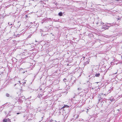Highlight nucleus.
I'll list each match as a JSON object with an SVG mask.
<instances>
[{
    "label": "nucleus",
    "instance_id": "nucleus-25",
    "mask_svg": "<svg viewBox=\"0 0 122 122\" xmlns=\"http://www.w3.org/2000/svg\"><path fill=\"white\" fill-rule=\"evenodd\" d=\"M75 94V96H76L77 95L76 94Z\"/></svg>",
    "mask_w": 122,
    "mask_h": 122
},
{
    "label": "nucleus",
    "instance_id": "nucleus-33",
    "mask_svg": "<svg viewBox=\"0 0 122 122\" xmlns=\"http://www.w3.org/2000/svg\"><path fill=\"white\" fill-rule=\"evenodd\" d=\"M115 74H116V73Z\"/></svg>",
    "mask_w": 122,
    "mask_h": 122
},
{
    "label": "nucleus",
    "instance_id": "nucleus-14",
    "mask_svg": "<svg viewBox=\"0 0 122 122\" xmlns=\"http://www.w3.org/2000/svg\"><path fill=\"white\" fill-rule=\"evenodd\" d=\"M6 96L7 97H9L10 96V94L8 93H7L6 94Z\"/></svg>",
    "mask_w": 122,
    "mask_h": 122
},
{
    "label": "nucleus",
    "instance_id": "nucleus-2",
    "mask_svg": "<svg viewBox=\"0 0 122 122\" xmlns=\"http://www.w3.org/2000/svg\"><path fill=\"white\" fill-rule=\"evenodd\" d=\"M44 31H42V32H41V36H44V37H45V36L46 37V35H48V34L47 33H45L44 34Z\"/></svg>",
    "mask_w": 122,
    "mask_h": 122
},
{
    "label": "nucleus",
    "instance_id": "nucleus-26",
    "mask_svg": "<svg viewBox=\"0 0 122 122\" xmlns=\"http://www.w3.org/2000/svg\"><path fill=\"white\" fill-rule=\"evenodd\" d=\"M101 23H100V25H101Z\"/></svg>",
    "mask_w": 122,
    "mask_h": 122
},
{
    "label": "nucleus",
    "instance_id": "nucleus-32",
    "mask_svg": "<svg viewBox=\"0 0 122 122\" xmlns=\"http://www.w3.org/2000/svg\"><path fill=\"white\" fill-rule=\"evenodd\" d=\"M25 73V72H23V73Z\"/></svg>",
    "mask_w": 122,
    "mask_h": 122
},
{
    "label": "nucleus",
    "instance_id": "nucleus-15",
    "mask_svg": "<svg viewBox=\"0 0 122 122\" xmlns=\"http://www.w3.org/2000/svg\"><path fill=\"white\" fill-rule=\"evenodd\" d=\"M20 98H22V99L23 100L25 99V97L24 96H22L21 97H20Z\"/></svg>",
    "mask_w": 122,
    "mask_h": 122
},
{
    "label": "nucleus",
    "instance_id": "nucleus-29",
    "mask_svg": "<svg viewBox=\"0 0 122 122\" xmlns=\"http://www.w3.org/2000/svg\"><path fill=\"white\" fill-rule=\"evenodd\" d=\"M52 35L53 36L54 35L53 34H52Z\"/></svg>",
    "mask_w": 122,
    "mask_h": 122
},
{
    "label": "nucleus",
    "instance_id": "nucleus-11",
    "mask_svg": "<svg viewBox=\"0 0 122 122\" xmlns=\"http://www.w3.org/2000/svg\"><path fill=\"white\" fill-rule=\"evenodd\" d=\"M100 73H96L95 75V76L96 77H99L100 76Z\"/></svg>",
    "mask_w": 122,
    "mask_h": 122
},
{
    "label": "nucleus",
    "instance_id": "nucleus-17",
    "mask_svg": "<svg viewBox=\"0 0 122 122\" xmlns=\"http://www.w3.org/2000/svg\"><path fill=\"white\" fill-rule=\"evenodd\" d=\"M117 1H120V2H122V0H115Z\"/></svg>",
    "mask_w": 122,
    "mask_h": 122
},
{
    "label": "nucleus",
    "instance_id": "nucleus-24",
    "mask_svg": "<svg viewBox=\"0 0 122 122\" xmlns=\"http://www.w3.org/2000/svg\"><path fill=\"white\" fill-rule=\"evenodd\" d=\"M18 84L19 83H20V81H18Z\"/></svg>",
    "mask_w": 122,
    "mask_h": 122
},
{
    "label": "nucleus",
    "instance_id": "nucleus-1",
    "mask_svg": "<svg viewBox=\"0 0 122 122\" xmlns=\"http://www.w3.org/2000/svg\"><path fill=\"white\" fill-rule=\"evenodd\" d=\"M59 110L60 114H63L64 113V112H65V110L64 109V108L63 107L61 108H59Z\"/></svg>",
    "mask_w": 122,
    "mask_h": 122
},
{
    "label": "nucleus",
    "instance_id": "nucleus-12",
    "mask_svg": "<svg viewBox=\"0 0 122 122\" xmlns=\"http://www.w3.org/2000/svg\"><path fill=\"white\" fill-rule=\"evenodd\" d=\"M58 15L60 16H62L63 15L62 13L61 12H59L58 13Z\"/></svg>",
    "mask_w": 122,
    "mask_h": 122
},
{
    "label": "nucleus",
    "instance_id": "nucleus-4",
    "mask_svg": "<svg viewBox=\"0 0 122 122\" xmlns=\"http://www.w3.org/2000/svg\"><path fill=\"white\" fill-rule=\"evenodd\" d=\"M110 24H108V25H105L106 26L104 28L105 29H108V28L109 27H110V26H110L109 25H110Z\"/></svg>",
    "mask_w": 122,
    "mask_h": 122
},
{
    "label": "nucleus",
    "instance_id": "nucleus-18",
    "mask_svg": "<svg viewBox=\"0 0 122 122\" xmlns=\"http://www.w3.org/2000/svg\"><path fill=\"white\" fill-rule=\"evenodd\" d=\"M54 121H53V120H51L50 121H49V122H54Z\"/></svg>",
    "mask_w": 122,
    "mask_h": 122
},
{
    "label": "nucleus",
    "instance_id": "nucleus-3",
    "mask_svg": "<svg viewBox=\"0 0 122 122\" xmlns=\"http://www.w3.org/2000/svg\"><path fill=\"white\" fill-rule=\"evenodd\" d=\"M3 122H10V119L8 118L7 119H4L3 120Z\"/></svg>",
    "mask_w": 122,
    "mask_h": 122
},
{
    "label": "nucleus",
    "instance_id": "nucleus-34",
    "mask_svg": "<svg viewBox=\"0 0 122 122\" xmlns=\"http://www.w3.org/2000/svg\"><path fill=\"white\" fill-rule=\"evenodd\" d=\"M43 117H42V118H43Z\"/></svg>",
    "mask_w": 122,
    "mask_h": 122
},
{
    "label": "nucleus",
    "instance_id": "nucleus-16",
    "mask_svg": "<svg viewBox=\"0 0 122 122\" xmlns=\"http://www.w3.org/2000/svg\"><path fill=\"white\" fill-rule=\"evenodd\" d=\"M63 81L65 82H66V81H67V80H66V79H65V78H64L63 79Z\"/></svg>",
    "mask_w": 122,
    "mask_h": 122
},
{
    "label": "nucleus",
    "instance_id": "nucleus-31",
    "mask_svg": "<svg viewBox=\"0 0 122 122\" xmlns=\"http://www.w3.org/2000/svg\"><path fill=\"white\" fill-rule=\"evenodd\" d=\"M19 114V113H17V114Z\"/></svg>",
    "mask_w": 122,
    "mask_h": 122
},
{
    "label": "nucleus",
    "instance_id": "nucleus-23",
    "mask_svg": "<svg viewBox=\"0 0 122 122\" xmlns=\"http://www.w3.org/2000/svg\"><path fill=\"white\" fill-rule=\"evenodd\" d=\"M98 23H98V22H97V23H96V24H97V25L98 24Z\"/></svg>",
    "mask_w": 122,
    "mask_h": 122
},
{
    "label": "nucleus",
    "instance_id": "nucleus-6",
    "mask_svg": "<svg viewBox=\"0 0 122 122\" xmlns=\"http://www.w3.org/2000/svg\"><path fill=\"white\" fill-rule=\"evenodd\" d=\"M89 60H88V61H86V62L84 63V66L86 65L87 64H89Z\"/></svg>",
    "mask_w": 122,
    "mask_h": 122
},
{
    "label": "nucleus",
    "instance_id": "nucleus-9",
    "mask_svg": "<svg viewBox=\"0 0 122 122\" xmlns=\"http://www.w3.org/2000/svg\"><path fill=\"white\" fill-rule=\"evenodd\" d=\"M3 18H2L0 17V23L2 24L3 23Z\"/></svg>",
    "mask_w": 122,
    "mask_h": 122
},
{
    "label": "nucleus",
    "instance_id": "nucleus-20",
    "mask_svg": "<svg viewBox=\"0 0 122 122\" xmlns=\"http://www.w3.org/2000/svg\"><path fill=\"white\" fill-rule=\"evenodd\" d=\"M110 100L111 101V102H112V101H113V100L112 99H110Z\"/></svg>",
    "mask_w": 122,
    "mask_h": 122
},
{
    "label": "nucleus",
    "instance_id": "nucleus-19",
    "mask_svg": "<svg viewBox=\"0 0 122 122\" xmlns=\"http://www.w3.org/2000/svg\"><path fill=\"white\" fill-rule=\"evenodd\" d=\"M78 90H81V88H79L77 89Z\"/></svg>",
    "mask_w": 122,
    "mask_h": 122
},
{
    "label": "nucleus",
    "instance_id": "nucleus-7",
    "mask_svg": "<svg viewBox=\"0 0 122 122\" xmlns=\"http://www.w3.org/2000/svg\"><path fill=\"white\" fill-rule=\"evenodd\" d=\"M19 102L20 103H22L23 102V100L22 99V98H20L18 99Z\"/></svg>",
    "mask_w": 122,
    "mask_h": 122
},
{
    "label": "nucleus",
    "instance_id": "nucleus-10",
    "mask_svg": "<svg viewBox=\"0 0 122 122\" xmlns=\"http://www.w3.org/2000/svg\"><path fill=\"white\" fill-rule=\"evenodd\" d=\"M48 29V28H47V27H45L43 30H44V32H46V31L48 30L47 29Z\"/></svg>",
    "mask_w": 122,
    "mask_h": 122
},
{
    "label": "nucleus",
    "instance_id": "nucleus-8",
    "mask_svg": "<svg viewBox=\"0 0 122 122\" xmlns=\"http://www.w3.org/2000/svg\"><path fill=\"white\" fill-rule=\"evenodd\" d=\"M92 84V83H90V84H88V86L91 89L92 88V89H93V88L92 87V86H91Z\"/></svg>",
    "mask_w": 122,
    "mask_h": 122
},
{
    "label": "nucleus",
    "instance_id": "nucleus-5",
    "mask_svg": "<svg viewBox=\"0 0 122 122\" xmlns=\"http://www.w3.org/2000/svg\"><path fill=\"white\" fill-rule=\"evenodd\" d=\"M104 99L102 98L101 97V98L99 99V102H102L104 101H106V100H104Z\"/></svg>",
    "mask_w": 122,
    "mask_h": 122
},
{
    "label": "nucleus",
    "instance_id": "nucleus-30",
    "mask_svg": "<svg viewBox=\"0 0 122 122\" xmlns=\"http://www.w3.org/2000/svg\"><path fill=\"white\" fill-rule=\"evenodd\" d=\"M83 57L84 58V59L85 58V57Z\"/></svg>",
    "mask_w": 122,
    "mask_h": 122
},
{
    "label": "nucleus",
    "instance_id": "nucleus-22",
    "mask_svg": "<svg viewBox=\"0 0 122 122\" xmlns=\"http://www.w3.org/2000/svg\"><path fill=\"white\" fill-rule=\"evenodd\" d=\"M15 99L16 100H17L18 99V98L17 97H16L15 98Z\"/></svg>",
    "mask_w": 122,
    "mask_h": 122
},
{
    "label": "nucleus",
    "instance_id": "nucleus-21",
    "mask_svg": "<svg viewBox=\"0 0 122 122\" xmlns=\"http://www.w3.org/2000/svg\"><path fill=\"white\" fill-rule=\"evenodd\" d=\"M10 111L9 112V113L8 114V115H9V116H10Z\"/></svg>",
    "mask_w": 122,
    "mask_h": 122
},
{
    "label": "nucleus",
    "instance_id": "nucleus-13",
    "mask_svg": "<svg viewBox=\"0 0 122 122\" xmlns=\"http://www.w3.org/2000/svg\"><path fill=\"white\" fill-rule=\"evenodd\" d=\"M69 107V106H68L67 105H64V106H63V108H65V107H67V108H68V107Z\"/></svg>",
    "mask_w": 122,
    "mask_h": 122
},
{
    "label": "nucleus",
    "instance_id": "nucleus-28",
    "mask_svg": "<svg viewBox=\"0 0 122 122\" xmlns=\"http://www.w3.org/2000/svg\"><path fill=\"white\" fill-rule=\"evenodd\" d=\"M121 58H122V56H121Z\"/></svg>",
    "mask_w": 122,
    "mask_h": 122
},
{
    "label": "nucleus",
    "instance_id": "nucleus-27",
    "mask_svg": "<svg viewBox=\"0 0 122 122\" xmlns=\"http://www.w3.org/2000/svg\"><path fill=\"white\" fill-rule=\"evenodd\" d=\"M16 85V84H15L14 85V86H15Z\"/></svg>",
    "mask_w": 122,
    "mask_h": 122
}]
</instances>
